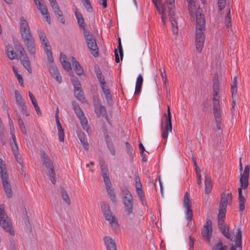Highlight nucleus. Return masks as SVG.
<instances>
[{
	"label": "nucleus",
	"instance_id": "obj_26",
	"mask_svg": "<svg viewBox=\"0 0 250 250\" xmlns=\"http://www.w3.org/2000/svg\"><path fill=\"white\" fill-rule=\"evenodd\" d=\"M19 60H20L21 64L23 65L25 69H26L28 72L31 73L32 68L27 55L22 57H19Z\"/></svg>",
	"mask_w": 250,
	"mask_h": 250
},
{
	"label": "nucleus",
	"instance_id": "obj_58",
	"mask_svg": "<svg viewBox=\"0 0 250 250\" xmlns=\"http://www.w3.org/2000/svg\"><path fill=\"white\" fill-rule=\"evenodd\" d=\"M105 141H106L107 142V146L109 148V149H110V153L112 154V155H114V153H115V151H114V148H113V147L112 146V145H110L109 144H108V137L107 136V135L105 137Z\"/></svg>",
	"mask_w": 250,
	"mask_h": 250
},
{
	"label": "nucleus",
	"instance_id": "obj_39",
	"mask_svg": "<svg viewBox=\"0 0 250 250\" xmlns=\"http://www.w3.org/2000/svg\"><path fill=\"white\" fill-rule=\"evenodd\" d=\"M18 117V124L20 127V129L21 132L24 134H26V130L25 128V126L24 125V123L23 120L21 119V116L18 114L17 115Z\"/></svg>",
	"mask_w": 250,
	"mask_h": 250
},
{
	"label": "nucleus",
	"instance_id": "obj_5",
	"mask_svg": "<svg viewBox=\"0 0 250 250\" xmlns=\"http://www.w3.org/2000/svg\"><path fill=\"white\" fill-rule=\"evenodd\" d=\"M250 172V167L249 165L245 166L244 173L242 174L240 179L241 187L238 188V202L239 205V210L241 212L245 210V204L246 199L242 195V188L245 189L249 185V177Z\"/></svg>",
	"mask_w": 250,
	"mask_h": 250
},
{
	"label": "nucleus",
	"instance_id": "obj_17",
	"mask_svg": "<svg viewBox=\"0 0 250 250\" xmlns=\"http://www.w3.org/2000/svg\"><path fill=\"white\" fill-rule=\"evenodd\" d=\"M15 97L16 99V104L21 108V110L22 114L27 116L29 113L27 111L26 106L25 104V102L22 98L21 95L20 94L19 92L17 90L15 91Z\"/></svg>",
	"mask_w": 250,
	"mask_h": 250
},
{
	"label": "nucleus",
	"instance_id": "obj_43",
	"mask_svg": "<svg viewBox=\"0 0 250 250\" xmlns=\"http://www.w3.org/2000/svg\"><path fill=\"white\" fill-rule=\"evenodd\" d=\"M79 119L83 128L88 132L89 128L88 125L86 117L84 115L81 118H79Z\"/></svg>",
	"mask_w": 250,
	"mask_h": 250
},
{
	"label": "nucleus",
	"instance_id": "obj_51",
	"mask_svg": "<svg viewBox=\"0 0 250 250\" xmlns=\"http://www.w3.org/2000/svg\"><path fill=\"white\" fill-rule=\"evenodd\" d=\"M161 77L164 82V85L167 88L168 86V83L167 79V75L165 70H164L163 72H161Z\"/></svg>",
	"mask_w": 250,
	"mask_h": 250
},
{
	"label": "nucleus",
	"instance_id": "obj_29",
	"mask_svg": "<svg viewBox=\"0 0 250 250\" xmlns=\"http://www.w3.org/2000/svg\"><path fill=\"white\" fill-rule=\"evenodd\" d=\"M95 111L98 117L101 116H105L106 119L107 117L106 116V111L104 106L100 104H97L95 105Z\"/></svg>",
	"mask_w": 250,
	"mask_h": 250
},
{
	"label": "nucleus",
	"instance_id": "obj_33",
	"mask_svg": "<svg viewBox=\"0 0 250 250\" xmlns=\"http://www.w3.org/2000/svg\"><path fill=\"white\" fill-rule=\"evenodd\" d=\"M213 101H220V96L218 95L219 91V84L217 81L214 82L213 84Z\"/></svg>",
	"mask_w": 250,
	"mask_h": 250
},
{
	"label": "nucleus",
	"instance_id": "obj_62",
	"mask_svg": "<svg viewBox=\"0 0 250 250\" xmlns=\"http://www.w3.org/2000/svg\"><path fill=\"white\" fill-rule=\"evenodd\" d=\"M139 148L140 150V153L141 155L143 156V154L144 153V151H145V149L141 142H140V143L139 144Z\"/></svg>",
	"mask_w": 250,
	"mask_h": 250
},
{
	"label": "nucleus",
	"instance_id": "obj_2",
	"mask_svg": "<svg viewBox=\"0 0 250 250\" xmlns=\"http://www.w3.org/2000/svg\"><path fill=\"white\" fill-rule=\"evenodd\" d=\"M188 3V7L191 15H196V33L195 44L196 51L200 53L202 52L205 42L204 31L205 29V20L204 16L201 13L200 9H197L194 4V0H187Z\"/></svg>",
	"mask_w": 250,
	"mask_h": 250
},
{
	"label": "nucleus",
	"instance_id": "obj_44",
	"mask_svg": "<svg viewBox=\"0 0 250 250\" xmlns=\"http://www.w3.org/2000/svg\"><path fill=\"white\" fill-rule=\"evenodd\" d=\"M230 9L229 8L227 10V15L225 17L224 20L225 25L227 27H229L231 25V17H230Z\"/></svg>",
	"mask_w": 250,
	"mask_h": 250
},
{
	"label": "nucleus",
	"instance_id": "obj_20",
	"mask_svg": "<svg viewBox=\"0 0 250 250\" xmlns=\"http://www.w3.org/2000/svg\"><path fill=\"white\" fill-rule=\"evenodd\" d=\"M231 92L232 97V107L231 109V112L232 115L234 114V107L236 105V101L234 100V97L236 96L237 92V87L236 82V77H235L233 81L232 82L231 86Z\"/></svg>",
	"mask_w": 250,
	"mask_h": 250
},
{
	"label": "nucleus",
	"instance_id": "obj_36",
	"mask_svg": "<svg viewBox=\"0 0 250 250\" xmlns=\"http://www.w3.org/2000/svg\"><path fill=\"white\" fill-rule=\"evenodd\" d=\"M226 212V208L219 207V213L218 215V224L224 223V218Z\"/></svg>",
	"mask_w": 250,
	"mask_h": 250
},
{
	"label": "nucleus",
	"instance_id": "obj_38",
	"mask_svg": "<svg viewBox=\"0 0 250 250\" xmlns=\"http://www.w3.org/2000/svg\"><path fill=\"white\" fill-rule=\"evenodd\" d=\"M96 76L98 78V81L100 84V86L103 89V88L108 87L107 85L104 76L102 75L101 72H97L96 73Z\"/></svg>",
	"mask_w": 250,
	"mask_h": 250
},
{
	"label": "nucleus",
	"instance_id": "obj_31",
	"mask_svg": "<svg viewBox=\"0 0 250 250\" xmlns=\"http://www.w3.org/2000/svg\"><path fill=\"white\" fill-rule=\"evenodd\" d=\"M5 52L7 57L10 60H14L17 58V55L14 51L13 47L11 44L6 45Z\"/></svg>",
	"mask_w": 250,
	"mask_h": 250
},
{
	"label": "nucleus",
	"instance_id": "obj_35",
	"mask_svg": "<svg viewBox=\"0 0 250 250\" xmlns=\"http://www.w3.org/2000/svg\"><path fill=\"white\" fill-rule=\"evenodd\" d=\"M75 15L77 20V22L80 27L83 28L84 27L85 23L84 22L83 18L81 13L77 10V9H76L75 11Z\"/></svg>",
	"mask_w": 250,
	"mask_h": 250
},
{
	"label": "nucleus",
	"instance_id": "obj_57",
	"mask_svg": "<svg viewBox=\"0 0 250 250\" xmlns=\"http://www.w3.org/2000/svg\"><path fill=\"white\" fill-rule=\"evenodd\" d=\"M226 3V0H218V4L219 9L221 10L224 7Z\"/></svg>",
	"mask_w": 250,
	"mask_h": 250
},
{
	"label": "nucleus",
	"instance_id": "obj_50",
	"mask_svg": "<svg viewBox=\"0 0 250 250\" xmlns=\"http://www.w3.org/2000/svg\"><path fill=\"white\" fill-rule=\"evenodd\" d=\"M10 134L11 135V142H13V144H17L16 141V136L15 135V129L13 126V124L10 125Z\"/></svg>",
	"mask_w": 250,
	"mask_h": 250
},
{
	"label": "nucleus",
	"instance_id": "obj_63",
	"mask_svg": "<svg viewBox=\"0 0 250 250\" xmlns=\"http://www.w3.org/2000/svg\"><path fill=\"white\" fill-rule=\"evenodd\" d=\"M57 124V127L58 128V130H62V125H61V123L59 121V118H58V117H56V119H55Z\"/></svg>",
	"mask_w": 250,
	"mask_h": 250
},
{
	"label": "nucleus",
	"instance_id": "obj_46",
	"mask_svg": "<svg viewBox=\"0 0 250 250\" xmlns=\"http://www.w3.org/2000/svg\"><path fill=\"white\" fill-rule=\"evenodd\" d=\"M228 247L224 245L221 242L215 244L212 249V250H227Z\"/></svg>",
	"mask_w": 250,
	"mask_h": 250
},
{
	"label": "nucleus",
	"instance_id": "obj_27",
	"mask_svg": "<svg viewBox=\"0 0 250 250\" xmlns=\"http://www.w3.org/2000/svg\"><path fill=\"white\" fill-rule=\"evenodd\" d=\"M107 250H117L115 242L114 240L108 236L104 238Z\"/></svg>",
	"mask_w": 250,
	"mask_h": 250
},
{
	"label": "nucleus",
	"instance_id": "obj_14",
	"mask_svg": "<svg viewBox=\"0 0 250 250\" xmlns=\"http://www.w3.org/2000/svg\"><path fill=\"white\" fill-rule=\"evenodd\" d=\"M220 101H213V114L215 119L217 128L218 130L221 129V112L220 105Z\"/></svg>",
	"mask_w": 250,
	"mask_h": 250
},
{
	"label": "nucleus",
	"instance_id": "obj_52",
	"mask_svg": "<svg viewBox=\"0 0 250 250\" xmlns=\"http://www.w3.org/2000/svg\"><path fill=\"white\" fill-rule=\"evenodd\" d=\"M63 68L66 71H69L71 69L70 63L66 61H63L61 62Z\"/></svg>",
	"mask_w": 250,
	"mask_h": 250
},
{
	"label": "nucleus",
	"instance_id": "obj_1",
	"mask_svg": "<svg viewBox=\"0 0 250 250\" xmlns=\"http://www.w3.org/2000/svg\"><path fill=\"white\" fill-rule=\"evenodd\" d=\"M158 13L161 15L162 21L164 25L167 22V12H169L170 21L172 32L174 34L178 33V26L183 21L181 18L175 15L174 0H166L164 3H161V0H152Z\"/></svg>",
	"mask_w": 250,
	"mask_h": 250
},
{
	"label": "nucleus",
	"instance_id": "obj_11",
	"mask_svg": "<svg viewBox=\"0 0 250 250\" xmlns=\"http://www.w3.org/2000/svg\"><path fill=\"white\" fill-rule=\"evenodd\" d=\"M47 56L48 60L47 65L51 76L54 78L59 83H61L62 82V77L54 62L52 54H50V55H47Z\"/></svg>",
	"mask_w": 250,
	"mask_h": 250
},
{
	"label": "nucleus",
	"instance_id": "obj_8",
	"mask_svg": "<svg viewBox=\"0 0 250 250\" xmlns=\"http://www.w3.org/2000/svg\"><path fill=\"white\" fill-rule=\"evenodd\" d=\"M163 119L165 122V126L163 127V121H162L161 125L162 137L166 140L167 138L168 134L172 131L171 114L169 105L167 106V114L165 113L163 115Z\"/></svg>",
	"mask_w": 250,
	"mask_h": 250
},
{
	"label": "nucleus",
	"instance_id": "obj_55",
	"mask_svg": "<svg viewBox=\"0 0 250 250\" xmlns=\"http://www.w3.org/2000/svg\"><path fill=\"white\" fill-rule=\"evenodd\" d=\"M14 46L17 52L19 51V50H21L24 49L21 43L18 41L14 43Z\"/></svg>",
	"mask_w": 250,
	"mask_h": 250
},
{
	"label": "nucleus",
	"instance_id": "obj_18",
	"mask_svg": "<svg viewBox=\"0 0 250 250\" xmlns=\"http://www.w3.org/2000/svg\"><path fill=\"white\" fill-rule=\"evenodd\" d=\"M135 188L137 193L142 202L143 205L145 206L146 202L145 201V195L142 190V185L140 179L138 176L135 177Z\"/></svg>",
	"mask_w": 250,
	"mask_h": 250
},
{
	"label": "nucleus",
	"instance_id": "obj_16",
	"mask_svg": "<svg viewBox=\"0 0 250 250\" xmlns=\"http://www.w3.org/2000/svg\"><path fill=\"white\" fill-rule=\"evenodd\" d=\"M34 1L36 5L38 10L40 11L41 14L44 16L46 21L50 23V19L49 13L46 5L43 1L41 0H34Z\"/></svg>",
	"mask_w": 250,
	"mask_h": 250
},
{
	"label": "nucleus",
	"instance_id": "obj_10",
	"mask_svg": "<svg viewBox=\"0 0 250 250\" xmlns=\"http://www.w3.org/2000/svg\"><path fill=\"white\" fill-rule=\"evenodd\" d=\"M11 222L5 214L3 205H0V226L11 235L13 234L14 231L12 228Z\"/></svg>",
	"mask_w": 250,
	"mask_h": 250
},
{
	"label": "nucleus",
	"instance_id": "obj_64",
	"mask_svg": "<svg viewBox=\"0 0 250 250\" xmlns=\"http://www.w3.org/2000/svg\"><path fill=\"white\" fill-rule=\"evenodd\" d=\"M19 54V57H22L25 55H27V54L24 50V49H23L21 50H19V51L17 52Z\"/></svg>",
	"mask_w": 250,
	"mask_h": 250
},
{
	"label": "nucleus",
	"instance_id": "obj_7",
	"mask_svg": "<svg viewBox=\"0 0 250 250\" xmlns=\"http://www.w3.org/2000/svg\"><path fill=\"white\" fill-rule=\"evenodd\" d=\"M101 207L103 215L105 219L109 222L112 229H116L119 226L118 220L116 217L113 215L109 205L104 202L101 204Z\"/></svg>",
	"mask_w": 250,
	"mask_h": 250
},
{
	"label": "nucleus",
	"instance_id": "obj_40",
	"mask_svg": "<svg viewBox=\"0 0 250 250\" xmlns=\"http://www.w3.org/2000/svg\"><path fill=\"white\" fill-rule=\"evenodd\" d=\"M74 95L80 101L83 99V93L82 90L81 86L79 87L78 88H74Z\"/></svg>",
	"mask_w": 250,
	"mask_h": 250
},
{
	"label": "nucleus",
	"instance_id": "obj_53",
	"mask_svg": "<svg viewBox=\"0 0 250 250\" xmlns=\"http://www.w3.org/2000/svg\"><path fill=\"white\" fill-rule=\"evenodd\" d=\"M83 5L88 12L92 10V7L90 5L89 0H82Z\"/></svg>",
	"mask_w": 250,
	"mask_h": 250
},
{
	"label": "nucleus",
	"instance_id": "obj_3",
	"mask_svg": "<svg viewBox=\"0 0 250 250\" xmlns=\"http://www.w3.org/2000/svg\"><path fill=\"white\" fill-rule=\"evenodd\" d=\"M20 33L26 48L29 54L35 56L36 52L35 40L30 31L28 22L23 17L20 18Z\"/></svg>",
	"mask_w": 250,
	"mask_h": 250
},
{
	"label": "nucleus",
	"instance_id": "obj_23",
	"mask_svg": "<svg viewBox=\"0 0 250 250\" xmlns=\"http://www.w3.org/2000/svg\"><path fill=\"white\" fill-rule=\"evenodd\" d=\"M205 193L206 195L210 194L211 192L213 185L210 177L207 174L205 176Z\"/></svg>",
	"mask_w": 250,
	"mask_h": 250
},
{
	"label": "nucleus",
	"instance_id": "obj_19",
	"mask_svg": "<svg viewBox=\"0 0 250 250\" xmlns=\"http://www.w3.org/2000/svg\"><path fill=\"white\" fill-rule=\"evenodd\" d=\"M87 47L91 51V54L94 57H97L98 56V48L95 40L92 36L85 40Z\"/></svg>",
	"mask_w": 250,
	"mask_h": 250
},
{
	"label": "nucleus",
	"instance_id": "obj_24",
	"mask_svg": "<svg viewBox=\"0 0 250 250\" xmlns=\"http://www.w3.org/2000/svg\"><path fill=\"white\" fill-rule=\"evenodd\" d=\"M105 188L110 200L113 203L116 202V194L113 188H112L111 182L104 183Z\"/></svg>",
	"mask_w": 250,
	"mask_h": 250
},
{
	"label": "nucleus",
	"instance_id": "obj_30",
	"mask_svg": "<svg viewBox=\"0 0 250 250\" xmlns=\"http://www.w3.org/2000/svg\"><path fill=\"white\" fill-rule=\"evenodd\" d=\"M232 199L231 194H226L222 195L219 207L227 208L228 204Z\"/></svg>",
	"mask_w": 250,
	"mask_h": 250
},
{
	"label": "nucleus",
	"instance_id": "obj_13",
	"mask_svg": "<svg viewBox=\"0 0 250 250\" xmlns=\"http://www.w3.org/2000/svg\"><path fill=\"white\" fill-rule=\"evenodd\" d=\"M38 34L41 41L43 50L46 55H50L52 54L51 47L47 40L44 31L41 28H38Z\"/></svg>",
	"mask_w": 250,
	"mask_h": 250
},
{
	"label": "nucleus",
	"instance_id": "obj_56",
	"mask_svg": "<svg viewBox=\"0 0 250 250\" xmlns=\"http://www.w3.org/2000/svg\"><path fill=\"white\" fill-rule=\"evenodd\" d=\"M118 49H119L121 59L122 60L123 58L124 54H123V50L122 48L120 38L119 39Z\"/></svg>",
	"mask_w": 250,
	"mask_h": 250
},
{
	"label": "nucleus",
	"instance_id": "obj_61",
	"mask_svg": "<svg viewBox=\"0 0 250 250\" xmlns=\"http://www.w3.org/2000/svg\"><path fill=\"white\" fill-rule=\"evenodd\" d=\"M28 95L33 104L37 103V101L35 98L34 96L30 91L28 92Z\"/></svg>",
	"mask_w": 250,
	"mask_h": 250
},
{
	"label": "nucleus",
	"instance_id": "obj_59",
	"mask_svg": "<svg viewBox=\"0 0 250 250\" xmlns=\"http://www.w3.org/2000/svg\"><path fill=\"white\" fill-rule=\"evenodd\" d=\"M58 137L60 142H63L64 141V133L63 129L58 130Z\"/></svg>",
	"mask_w": 250,
	"mask_h": 250
},
{
	"label": "nucleus",
	"instance_id": "obj_28",
	"mask_svg": "<svg viewBox=\"0 0 250 250\" xmlns=\"http://www.w3.org/2000/svg\"><path fill=\"white\" fill-rule=\"evenodd\" d=\"M218 227L225 237L230 241H233V237H231L229 232V228L228 227L225 225L224 223H221L218 224Z\"/></svg>",
	"mask_w": 250,
	"mask_h": 250
},
{
	"label": "nucleus",
	"instance_id": "obj_49",
	"mask_svg": "<svg viewBox=\"0 0 250 250\" xmlns=\"http://www.w3.org/2000/svg\"><path fill=\"white\" fill-rule=\"evenodd\" d=\"M71 81L74 86V88H78L79 87L81 86L80 83L77 77L72 76L71 78Z\"/></svg>",
	"mask_w": 250,
	"mask_h": 250
},
{
	"label": "nucleus",
	"instance_id": "obj_45",
	"mask_svg": "<svg viewBox=\"0 0 250 250\" xmlns=\"http://www.w3.org/2000/svg\"><path fill=\"white\" fill-rule=\"evenodd\" d=\"M54 12L56 14V16H57L58 18L60 20V21L63 24L65 22V20L64 18L62 16V13L59 7L57 8H55L53 9Z\"/></svg>",
	"mask_w": 250,
	"mask_h": 250
},
{
	"label": "nucleus",
	"instance_id": "obj_22",
	"mask_svg": "<svg viewBox=\"0 0 250 250\" xmlns=\"http://www.w3.org/2000/svg\"><path fill=\"white\" fill-rule=\"evenodd\" d=\"M100 169L104 183L111 182L109 177L108 168L104 162L100 163Z\"/></svg>",
	"mask_w": 250,
	"mask_h": 250
},
{
	"label": "nucleus",
	"instance_id": "obj_6",
	"mask_svg": "<svg viewBox=\"0 0 250 250\" xmlns=\"http://www.w3.org/2000/svg\"><path fill=\"white\" fill-rule=\"evenodd\" d=\"M0 176L4 191L8 197L12 196L11 186L9 181V176L7 172L5 163L0 158Z\"/></svg>",
	"mask_w": 250,
	"mask_h": 250
},
{
	"label": "nucleus",
	"instance_id": "obj_4",
	"mask_svg": "<svg viewBox=\"0 0 250 250\" xmlns=\"http://www.w3.org/2000/svg\"><path fill=\"white\" fill-rule=\"evenodd\" d=\"M122 199L125 207V219L127 223L133 222L135 213L133 212V197L126 187L121 188Z\"/></svg>",
	"mask_w": 250,
	"mask_h": 250
},
{
	"label": "nucleus",
	"instance_id": "obj_32",
	"mask_svg": "<svg viewBox=\"0 0 250 250\" xmlns=\"http://www.w3.org/2000/svg\"><path fill=\"white\" fill-rule=\"evenodd\" d=\"M143 78L141 74H139L137 78L135 85V90L134 94L137 95L140 93L143 84Z\"/></svg>",
	"mask_w": 250,
	"mask_h": 250
},
{
	"label": "nucleus",
	"instance_id": "obj_15",
	"mask_svg": "<svg viewBox=\"0 0 250 250\" xmlns=\"http://www.w3.org/2000/svg\"><path fill=\"white\" fill-rule=\"evenodd\" d=\"M212 232V222L211 220H208L204 225L202 231L203 237L206 239L208 242L210 241Z\"/></svg>",
	"mask_w": 250,
	"mask_h": 250
},
{
	"label": "nucleus",
	"instance_id": "obj_25",
	"mask_svg": "<svg viewBox=\"0 0 250 250\" xmlns=\"http://www.w3.org/2000/svg\"><path fill=\"white\" fill-rule=\"evenodd\" d=\"M11 149L13 154L17 162L22 166V161L21 155L18 151V146L17 144H13V142L10 143Z\"/></svg>",
	"mask_w": 250,
	"mask_h": 250
},
{
	"label": "nucleus",
	"instance_id": "obj_42",
	"mask_svg": "<svg viewBox=\"0 0 250 250\" xmlns=\"http://www.w3.org/2000/svg\"><path fill=\"white\" fill-rule=\"evenodd\" d=\"M73 107L75 113H76L78 118L84 116V114L83 111L78 104H73Z\"/></svg>",
	"mask_w": 250,
	"mask_h": 250
},
{
	"label": "nucleus",
	"instance_id": "obj_21",
	"mask_svg": "<svg viewBox=\"0 0 250 250\" xmlns=\"http://www.w3.org/2000/svg\"><path fill=\"white\" fill-rule=\"evenodd\" d=\"M235 243V246H232L229 250H236V248H240L242 250V232L240 228H238L236 232V237L234 240Z\"/></svg>",
	"mask_w": 250,
	"mask_h": 250
},
{
	"label": "nucleus",
	"instance_id": "obj_34",
	"mask_svg": "<svg viewBox=\"0 0 250 250\" xmlns=\"http://www.w3.org/2000/svg\"><path fill=\"white\" fill-rule=\"evenodd\" d=\"M72 65L74 67V69L75 72L78 75H81L83 73V69L79 63L74 58H72Z\"/></svg>",
	"mask_w": 250,
	"mask_h": 250
},
{
	"label": "nucleus",
	"instance_id": "obj_60",
	"mask_svg": "<svg viewBox=\"0 0 250 250\" xmlns=\"http://www.w3.org/2000/svg\"><path fill=\"white\" fill-rule=\"evenodd\" d=\"M194 240L192 238V237L190 236H189V238H188V245L189 246V250H191L193 249V247H194Z\"/></svg>",
	"mask_w": 250,
	"mask_h": 250
},
{
	"label": "nucleus",
	"instance_id": "obj_41",
	"mask_svg": "<svg viewBox=\"0 0 250 250\" xmlns=\"http://www.w3.org/2000/svg\"><path fill=\"white\" fill-rule=\"evenodd\" d=\"M12 69H13L14 73L15 74L16 78H17V79L18 80L19 84L21 86H23V80L22 75L21 74L18 73V71L17 68L14 66H12Z\"/></svg>",
	"mask_w": 250,
	"mask_h": 250
},
{
	"label": "nucleus",
	"instance_id": "obj_37",
	"mask_svg": "<svg viewBox=\"0 0 250 250\" xmlns=\"http://www.w3.org/2000/svg\"><path fill=\"white\" fill-rule=\"evenodd\" d=\"M60 193L61 194V196L63 199V200L68 205H69L71 203L70 198L66 192V191L64 190V189L60 187Z\"/></svg>",
	"mask_w": 250,
	"mask_h": 250
},
{
	"label": "nucleus",
	"instance_id": "obj_9",
	"mask_svg": "<svg viewBox=\"0 0 250 250\" xmlns=\"http://www.w3.org/2000/svg\"><path fill=\"white\" fill-rule=\"evenodd\" d=\"M41 159L43 164L46 167L47 171L46 175L49 177L53 184L56 183L55 173L53 164L47 155L43 151H41Z\"/></svg>",
	"mask_w": 250,
	"mask_h": 250
},
{
	"label": "nucleus",
	"instance_id": "obj_12",
	"mask_svg": "<svg viewBox=\"0 0 250 250\" xmlns=\"http://www.w3.org/2000/svg\"><path fill=\"white\" fill-rule=\"evenodd\" d=\"M184 207L186 208V218L188 221V226H189L191 225L193 214L191 209V202L187 192L185 194L184 197Z\"/></svg>",
	"mask_w": 250,
	"mask_h": 250
},
{
	"label": "nucleus",
	"instance_id": "obj_47",
	"mask_svg": "<svg viewBox=\"0 0 250 250\" xmlns=\"http://www.w3.org/2000/svg\"><path fill=\"white\" fill-rule=\"evenodd\" d=\"M79 139L81 144L83 146V147L85 149H88V144L87 143V140L86 137L84 135H81L79 136Z\"/></svg>",
	"mask_w": 250,
	"mask_h": 250
},
{
	"label": "nucleus",
	"instance_id": "obj_48",
	"mask_svg": "<svg viewBox=\"0 0 250 250\" xmlns=\"http://www.w3.org/2000/svg\"><path fill=\"white\" fill-rule=\"evenodd\" d=\"M102 90L104 93L107 101L108 103H109L111 101V96L110 95V93L108 87L103 88Z\"/></svg>",
	"mask_w": 250,
	"mask_h": 250
},
{
	"label": "nucleus",
	"instance_id": "obj_54",
	"mask_svg": "<svg viewBox=\"0 0 250 250\" xmlns=\"http://www.w3.org/2000/svg\"><path fill=\"white\" fill-rule=\"evenodd\" d=\"M82 28L83 29L85 40L89 38H91V37L92 36V35L90 34V32L88 31L87 29L85 28V27H83Z\"/></svg>",
	"mask_w": 250,
	"mask_h": 250
}]
</instances>
